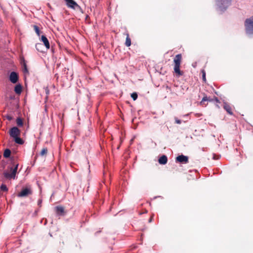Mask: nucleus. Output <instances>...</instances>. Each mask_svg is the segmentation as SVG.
<instances>
[{"label": "nucleus", "mask_w": 253, "mask_h": 253, "mask_svg": "<svg viewBox=\"0 0 253 253\" xmlns=\"http://www.w3.org/2000/svg\"><path fill=\"white\" fill-rule=\"evenodd\" d=\"M19 164L14 163L12 165L8 166L7 169L3 171V175L7 179H15L16 178V174Z\"/></svg>", "instance_id": "obj_1"}, {"label": "nucleus", "mask_w": 253, "mask_h": 253, "mask_svg": "<svg viewBox=\"0 0 253 253\" xmlns=\"http://www.w3.org/2000/svg\"><path fill=\"white\" fill-rule=\"evenodd\" d=\"M231 3V0H216V8L221 12L225 11Z\"/></svg>", "instance_id": "obj_2"}, {"label": "nucleus", "mask_w": 253, "mask_h": 253, "mask_svg": "<svg viewBox=\"0 0 253 253\" xmlns=\"http://www.w3.org/2000/svg\"><path fill=\"white\" fill-rule=\"evenodd\" d=\"M245 26L246 34L250 37H253V16L245 20Z\"/></svg>", "instance_id": "obj_3"}, {"label": "nucleus", "mask_w": 253, "mask_h": 253, "mask_svg": "<svg viewBox=\"0 0 253 253\" xmlns=\"http://www.w3.org/2000/svg\"><path fill=\"white\" fill-rule=\"evenodd\" d=\"M182 59L181 54H177L174 58V70L175 73L178 76L182 75V73L180 70V62Z\"/></svg>", "instance_id": "obj_4"}, {"label": "nucleus", "mask_w": 253, "mask_h": 253, "mask_svg": "<svg viewBox=\"0 0 253 253\" xmlns=\"http://www.w3.org/2000/svg\"><path fill=\"white\" fill-rule=\"evenodd\" d=\"M19 75L17 72L12 71L10 73L9 80L11 83L13 84H16L19 81Z\"/></svg>", "instance_id": "obj_5"}, {"label": "nucleus", "mask_w": 253, "mask_h": 253, "mask_svg": "<svg viewBox=\"0 0 253 253\" xmlns=\"http://www.w3.org/2000/svg\"><path fill=\"white\" fill-rule=\"evenodd\" d=\"M20 130L16 126H14L9 130V135L13 138L20 136Z\"/></svg>", "instance_id": "obj_6"}, {"label": "nucleus", "mask_w": 253, "mask_h": 253, "mask_svg": "<svg viewBox=\"0 0 253 253\" xmlns=\"http://www.w3.org/2000/svg\"><path fill=\"white\" fill-rule=\"evenodd\" d=\"M32 191L30 188L26 187L22 189L21 191L18 194V197H27L29 195H31Z\"/></svg>", "instance_id": "obj_7"}, {"label": "nucleus", "mask_w": 253, "mask_h": 253, "mask_svg": "<svg viewBox=\"0 0 253 253\" xmlns=\"http://www.w3.org/2000/svg\"><path fill=\"white\" fill-rule=\"evenodd\" d=\"M176 162L182 164H187L188 162V157L182 154L179 155L176 158Z\"/></svg>", "instance_id": "obj_8"}, {"label": "nucleus", "mask_w": 253, "mask_h": 253, "mask_svg": "<svg viewBox=\"0 0 253 253\" xmlns=\"http://www.w3.org/2000/svg\"><path fill=\"white\" fill-rule=\"evenodd\" d=\"M69 7L75 9L76 7L79 6L76 1L73 0H64Z\"/></svg>", "instance_id": "obj_9"}, {"label": "nucleus", "mask_w": 253, "mask_h": 253, "mask_svg": "<svg viewBox=\"0 0 253 253\" xmlns=\"http://www.w3.org/2000/svg\"><path fill=\"white\" fill-rule=\"evenodd\" d=\"M41 41L43 42L46 49H49L50 48L49 41L45 35H42L41 36Z\"/></svg>", "instance_id": "obj_10"}, {"label": "nucleus", "mask_w": 253, "mask_h": 253, "mask_svg": "<svg viewBox=\"0 0 253 253\" xmlns=\"http://www.w3.org/2000/svg\"><path fill=\"white\" fill-rule=\"evenodd\" d=\"M158 162L161 165H165L167 163L168 158L166 155H163L159 158Z\"/></svg>", "instance_id": "obj_11"}, {"label": "nucleus", "mask_w": 253, "mask_h": 253, "mask_svg": "<svg viewBox=\"0 0 253 253\" xmlns=\"http://www.w3.org/2000/svg\"><path fill=\"white\" fill-rule=\"evenodd\" d=\"M14 91L17 94H21L22 90V86L20 84H16L14 87Z\"/></svg>", "instance_id": "obj_12"}, {"label": "nucleus", "mask_w": 253, "mask_h": 253, "mask_svg": "<svg viewBox=\"0 0 253 253\" xmlns=\"http://www.w3.org/2000/svg\"><path fill=\"white\" fill-rule=\"evenodd\" d=\"M223 108L228 114L230 115L232 114L231 108L227 103L224 102Z\"/></svg>", "instance_id": "obj_13"}, {"label": "nucleus", "mask_w": 253, "mask_h": 253, "mask_svg": "<svg viewBox=\"0 0 253 253\" xmlns=\"http://www.w3.org/2000/svg\"><path fill=\"white\" fill-rule=\"evenodd\" d=\"M212 101L213 99L211 98L210 97H208L207 96H205L202 98V101L200 102V105L203 106H206V104L205 103L206 101L211 102Z\"/></svg>", "instance_id": "obj_14"}, {"label": "nucleus", "mask_w": 253, "mask_h": 253, "mask_svg": "<svg viewBox=\"0 0 253 253\" xmlns=\"http://www.w3.org/2000/svg\"><path fill=\"white\" fill-rule=\"evenodd\" d=\"M11 154V150L8 148H6L4 150L3 157L5 158H9L10 157Z\"/></svg>", "instance_id": "obj_15"}, {"label": "nucleus", "mask_w": 253, "mask_h": 253, "mask_svg": "<svg viewBox=\"0 0 253 253\" xmlns=\"http://www.w3.org/2000/svg\"><path fill=\"white\" fill-rule=\"evenodd\" d=\"M55 209L57 213L59 215H62L64 212V209L63 207L57 206Z\"/></svg>", "instance_id": "obj_16"}, {"label": "nucleus", "mask_w": 253, "mask_h": 253, "mask_svg": "<svg viewBox=\"0 0 253 253\" xmlns=\"http://www.w3.org/2000/svg\"><path fill=\"white\" fill-rule=\"evenodd\" d=\"M13 139L16 143L20 145H22L24 143V140L20 138V136L14 138Z\"/></svg>", "instance_id": "obj_17"}, {"label": "nucleus", "mask_w": 253, "mask_h": 253, "mask_svg": "<svg viewBox=\"0 0 253 253\" xmlns=\"http://www.w3.org/2000/svg\"><path fill=\"white\" fill-rule=\"evenodd\" d=\"M125 44L126 46L128 47L131 45V40L129 37L128 35H127V37L126 38Z\"/></svg>", "instance_id": "obj_18"}, {"label": "nucleus", "mask_w": 253, "mask_h": 253, "mask_svg": "<svg viewBox=\"0 0 253 253\" xmlns=\"http://www.w3.org/2000/svg\"><path fill=\"white\" fill-rule=\"evenodd\" d=\"M42 44L40 43H38L36 44V49L41 52H43L42 50Z\"/></svg>", "instance_id": "obj_19"}, {"label": "nucleus", "mask_w": 253, "mask_h": 253, "mask_svg": "<svg viewBox=\"0 0 253 253\" xmlns=\"http://www.w3.org/2000/svg\"><path fill=\"white\" fill-rule=\"evenodd\" d=\"M16 123L19 126H22L23 125V122L21 118H18L16 120Z\"/></svg>", "instance_id": "obj_20"}, {"label": "nucleus", "mask_w": 253, "mask_h": 253, "mask_svg": "<svg viewBox=\"0 0 253 253\" xmlns=\"http://www.w3.org/2000/svg\"><path fill=\"white\" fill-rule=\"evenodd\" d=\"M33 27H34V29L35 32L36 33L37 35L38 36H40V31L39 27L38 26L35 25L33 26Z\"/></svg>", "instance_id": "obj_21"}, {"label": "nucleus", "mask_w": 253, "mask_h": 253, "mask_svg": "<svg viewBox=\"0 0 253 253\" xmlns=\"http://www.w3.org/2000/svg\"><path fill=\"white\" fill-rule=\"evenodd\" d=\"M0 188V190L6 192L8 191V188H7V186H6V185H5L4 184H2L1 185Z\"/></svg>", "instance_id": "obj_22"}, {"label": "nucleus", "mask_w": 253, "mask_h": 253, "mask_svg": "<svg viewBox=\"0 0 253 253\" xmlns=\"http://www.w3.org/2000/svg\"><path fill=\"white\" fill-rule=\"evenodd\" d=\"M6 164V162L5 160H2L1 161V168H2V170L5 169Z\"/></svg>", "instance_id": "obj_23"}, {"label": "nucleus", "mask_w": 253, "mask_h": 253, "mask_svg": "<svg viewBox=\"0 0 253 253\" xmlns=\"http://www.w3.org/2000/svg\"><path fill=\"white\" fill-rule=\"evenodd\" d=\"M47 153V149L46 148H43L41 152L40 155L41 156H43Z\"/></svg>", "instance_id": "obj_24"}, {"label": "nucleus", "mask_w": 253, "mask_h": 253, "mask_svg": "<svg viewBox=\"0 0 253 253\" xmlns=\"http://www.w3.org/2000/svg\"><path fill=\"white\" fill-rule=\"evenodd\" d=\"M131 97H132L133 100H135L137 98L138 95L137 93L133 92L131 94Z\"/></svg>", "instance_id": "obj_25"}, {"label": "nucleus", "mask_w": 253, "mask_h": 253, "mask_svg": "<svg viewBox=\"0 0 253 253\" xmlns=\"http://www.w3.org/2000/svg\"><path fill=\"white\" fill-rule=\"evenodd\" d=\"M23 72L24 73H28V69H27V65L26 64V63H24L23 64Z\"/></svg>", "instance_id": "obj_26"}, {"label": "nucleus", "mask_w": 253, "mask_h": 253, "mask_svg": "<svg viewBox=\"0 0 253 253\" xmlns=\"http://www.w3.org/2000/svg\"><path fill=\"white\" fill-rule=\"evenodd\" d=\"M202 79L204 82H206V72L204 70H202Z\"/></svg>", "instance_id": "obj_27"}, {"label": "nucleus", "mask_w": 253, "mask_h": 253, "mask_svg": "<svg viewBox=\"0 0 253 253\" xmlns=\"http://www.w3.org/2000/svg\"><path fill=\"white\" fill-rule=\"evenodd\" d=\"M5 117L8 121H11L13 119V117L10 115H7Z\"/></svg>", "instance_id": "obj_28"}, {"label": "nucleus", "mask_w": 253, "mask_h": 253, "mask_svg": "<svg viewBox=\"0 0 253 253\" xmlns=\"http://www.w3.org/2000/svg\"><path fill=\"white\" fill-rule=\"evenodd\" d=\"M175 121L176 124H180L181 123V120L178 119L177 118L175 119Z\"/></svg>", "instance_id": "obj_29"}, {"label": "nucleus", "mask_w": 253, "mask_h": 253, "mask_svg": "<svg viewBox=\"0 0 253 253\" xmlns=\"http://www.w3.org/2000/svg\"><path fill=\"white\" fill-rule=\"evenodd\" d=\"M42 200H39L38 201V205H39V206H40V205H41V204H42Z\"/></svg>", "instance_id": "obj_30"}, {"label": "nucleus", "mask_w": 253, "mask_h": 253, "mask_svg": "<svg viewBox=\"0 0 253 253\" xmlns=\"http://www.w3.org/2000/svg\"><path fill=\"white\" fill-rule=\"evenodd\" d=\"M153 219V216H152L149 219V222H151Z\"/></svg>", "instance_id": "obj_31"}, {"label": "nucleus", "mask_w": 253, "mask_h": 253, "mask_svg": "<svg viewBox=\"0 0 253 253\" xmlns=\"http://www.w3.org/2000/svg\"><path fill=\"white\" fill-rule=\"evenodd\" d=\"M214 100H215V101L216 102H218L219 101V100H218V98L217 97H215L214 98Z\"/></svg>", "instance_id": "obj_32"}, {"label": "nucleus", "mask_w": 253, "mask_h": 253, "mask_svg": "<svg viewBox=\"0 0 253 253\" xmlns=\"http://www.w3.org/2000/svg\"><path fill=\"white\" fill-rule=\"evenodd\" d=\"M213 159H214V160H216V159H218V158H216L215 155H214L213 157Z\"/></svg>", "instance_id": "obj_33"}, {"label": "nucleus", "mask_w": 253, "mask_h": 253, "mask_svg": "<svg viewBox=\"0 0 253 253\" xmlns=\"http://www.w3.org/2000/svg\"><path fill=\"white\" fill-rule=\"evenodd\" d=\"M197 116L198 117H200V116H201V115H200V114H197Z\"/></svg>", "instance_id": "obj_34"}, {"label": "nucleus", "mask_w": 253, "mask_h": 253, "mask_svg": "<svg viewBox=\"0 0 253 253\" xmlns=\"http://www.w3.org/2000/svg\"><path fill=\"white\" fill-rule=\"evenodd\" d=\"M1 156L0 155V159H1Z\"/></svg>", "instance_id": "obj_35"}]
</instances>
